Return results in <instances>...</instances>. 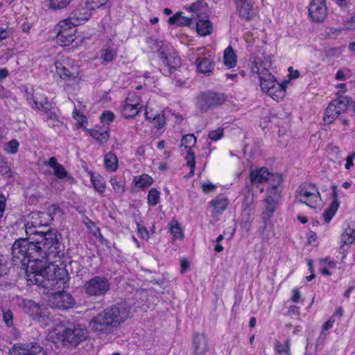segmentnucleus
<instances>
[{
	"label": "nucleus",
	"mask_w": 355,
	"mask_h": 355,
	"mask_svg": "<svg viewBox=\"0 0 355 355\" xmlns=\"http://www.w3.org/2000/svg\"><path fill=\"white\" fill-rule=\"evenodd\" d=\"M198 56L196 60L197 71L200 73L209 76L212 73L214 69V58L208 53Z\"/></svg>",
	"instance_id": "20"
},
{
	"label": "nucleus",
	"mask_w": 355,
	"mask_h": 355,
	"mask_svg": "<svg viewBox=\"0 0 355 355\" xmlns=\"http://www.w3.org/2000/svg\"><path fill=\"white\" fill-rule=\"evenodd\" d=\"M3 319L7 327H10L13 324L12 313L10 310L3 312Z\"/></svg>",
	"instance_id": "51"
},
{
	"label": "nucleus",
	"mask_w": 355,
	"mask_h": 355,
	"mask_svg": "<svg viewBox=\"0 0 355 355\" xmlns=\"http://www.w3.org/2000/svg\"><path fill=\"white\" fill-rule=\"evenodd\" d=\"M10 355H46V353L43 347L37 344L15 345L10 351Z\"/></svg>",
	"instance_id": "19"
},
{
	"label": "nucleus",
	"mask_w": 355,
	"mask_h": 355,
	"mask_svg": "<svg viewBox=\"0 0 355 355\" xmlns=\"http://www.w3.org/2000/svg\"><path fill=\"white\" fill-rule=\"evenodd\" d=\"M160 201V192L155 188L150 189L147 196V202L150 207L157 205Z\"/></svg>",
	"instance_id": "43"
},
{
	"label": "nucleus",
	"mask_w": 355,
	"mask_h": 355,
	"mask_svg": "<svg viewBox=\"0 0 355 355\" xmlns=\"http://www.w3.org/2000/svg\"><path fill=\"white\" fill-rule=\"evenodd\" d=\"M52 106L49 109L44 110L43 113L45 115L49 125L52 127L58 126L61 122L59 120V116L54 110H52Z\"/></svg>",
	"instance_id": "38"
},
{
	"label": "nucleus",
	"mask_w": 355,
	"mask_h": 355,
	"mask_svg": "<svg viewBox=\"0 0 355 355\" xmlns=\"http://www.w3.org/2000/svg\"><path fill=\"white\" fill-rule=\"evenodd\" d=\"M16 240L12 247V261L26 270L28 284L42 286L47 293L62 288L67 271L54 265H46L50 254L59 248L58 233L50 231L46 235L28 236Z\"/></svg>",
	"instance_id": "1"
},
{
	"label": "nucleus",
	"mask_w": 355,
	"mask_h": 355,
	"mask_svg": "<svg viewBox=\"0 0 355 355\" xmlns=\"http://www.w3.org/2000/svg\"><path fill=\"white\" fill-rule=\"evenodd\" d=\"M26 99L33 109L42 112L51 107L47 98L40 93L32 94L26 92Z\"/></svg>",
	"instance_id": "21"
},
{
	"label": "nucleus",
	"mask_w": 355,
	"mask_h": 355,
	"mask_svg": "<svg viewBox=\"0 0 355 355\" xmlns=\"http://www.w3.org/2000/svg\"><path fill=\"white\" fill-rule=\"evenodd\" d=\"M24 311L38 322L48 325L51 321L50 312L46 306H39L32 300H23Z\"/></svg>",
	"instance_id": "7"
},
{
	"label": "nucleus",
	"mask_w": 355,
	"mask_h": 355,
	"mask_svg": "<svg viewBox=\"0 0 355 355\" xmlns=\"http://www.w3.org/2000/svg\"><path fill=\"white\" fill-rule=\"evenodd\" d=\"M44 165L49 166L53 170V173L58 179H64L69 177L65 168L58 163L55 157H51L48 161L44 162Z\"/></svg>",
	"instance_id": "24"
},
{
	"label": "nucleus",
	"mask_w": 355,
	"mask_h": 355,
	"mask_svg": "<svg viewBox=\"0 0 355 355\" xmlns=\"http://www.w3.org/2000/svg\"><path fill=\"white\" fill-rule=\"evenodd\" d=\"M161 58L163 60V63L166 67H168V71L170 73L172 72L173 69L175 70L180 66V58L175 52L167 54L165 52L162 51Z\"/></svg>",
	"instance_id": "23"
},
{
	"label": "nucleus",
	"mask_w": 355,
	"mask_h": 355,
	"mask_svg": "<svg viewBox=\"0 0 355 355\" xmlns=\"http://www.w3.org/2000/svg\"><path fill=\"white\" fill-rule=\"evenodd\" d=\"M108 0H86L85 3L93 10L103 6Z\"/></svg>",
	"instance_id": "49"
},
{
	"label": "nucleus",
	"mask_w": 355,
	"mask_h": 355,
	"mask_svg": "<svg viewBox=\"0 0 355 355\" xmlns=\"http://www.w3.org/2000/svg\"><path fill=\"white\" fill-rule=\"evenodd\" d=\"M130 316V309L124 304H116L93 317L88 327L96 335L110 334Z\"/></svg>",
	"instance_id": "2"
},
{
	"label": "nucleus",
	"mask_w": 355,
	"mask_h": 355,
	"mask_svg": "<svg viewBox=\"0 0 355 355\" xmlns=\"http://www.w3.org/2000/svg\"><path fill=\"white\" fill-rule=\"evenodd\" d=\"M10 173V170L6 164L3 163L0 165V173L3 175H8Z\"/></svg>",
	"instance_id": "63"
},
{
	"label": "nucleus",
	"mask_w": 355,
	"mask_h": 355,
	"mask_svg": "<svg viewBox=\"0 0 355 355\" xmlns=\"http://www.w3.org/2000/svg\"><path fill=\"white\" fill-rule=\"evenodd\" d=\"M90 179L93 187L96 191L100 193H103L105 191V181L101 175L91 173Z\"/></svg>",
	"instance_id": "35"
},
{
	"label": "nucleus",
	"mask_w": 355,
	"mask_h": 355,
	"mask_svg": "<svg viewBox=\"0 0 355 355\" xmlns=\"http://www.w3.org/2000/svg\"><path fill=\"white\" fill-rule=\"evenodd\" d=\"M288 71L290 78L295 79L300 76V72L297 70H295L292 67H289Z\"/></svg>",
	"instance_id": "62"
},
{
	"label": "nucleus",
	"mask_w": 355,
	"mask_h": 355,
	"mask_svg": "<svg viewBox=\"0 0 355 355\" xmlns=\"http://www.w3.org/2000/svg\"><path fill=\"white\" fill-rule=\"evenodd\" d=\"M223 64L227 69L236 67L237 56L231 46H227L223 53Z\"/></svg>",
	"instance_id": "26"
},
{
	"label": "nucleus",
	"mask_w": 355,
	"mask_h": 355,
	"mask_svg": "<svg viewBox=\"0 0 355 355\" xmlns=\"http://www.w3.org/2000/svg\"><path fill=\"white\" fill-rule=\"evenodd\" d=\"M153 182V179L148 174L135 176L132 184L138 189H144L150 186Z\"/></svg>",
	"instance_id": "31"
},
{
	"label": "nucleus",
	"mask_w": 355,
	"mask_h": 355,
	"mask_svg": "<svg viewBox=\"0 0 355 355\" xmlns=\"http://www.w3.org/2000/svg\"><path fill=\"white\" fill-rule=\"evenodd\" d=\"M193 354L195 355H205L209 349L208 340L204 334H198L193 341Z\"/></svg>",
	"instance_id": "22"
},
{
	"label": "nucleus",
	"mask_w": 355,
	"mask_h": 355,
	"mask_svg": "<svg viewBox=\"0 0 355 355\" xmlns=\"http://www.w3.org/2000/svg\"><path fill=\"white\" fill-rule=\"evenodd\" d=\"M225 101L222 94L208 92L199 95L197 98V105L202 111H207L208 109L221 105Z\"/></svg>",
	"instance_id": "15"
},
{
	"label": "nucleus",
	"mask_w": 355,
	"mask_h": 355,
	"mask_svg": "<svg viewBox=\"0 0 355 355\" xmlns=\"http://www.w3.org/2000/svg\"><path fill=\"white\" fill-rule=\"evenodd\" d=\"M55 73L64 80L78 83L80 80L79 67L74 60L64 55L58 56L54 62Z\"/></svg>",
	"instance_id": "4"
},
{
	"label": "nucleus",
	"mask_w": 355,
	"mask_h": 355,
	"mask_svg": "<svg viewBox=\"0 0 355 355\" xmlns=\"http://www.w3.org/2000/svg\"><path fill=\"white\" fill-rule=\"evenodd\" d=\"M210 204L213 207L214 212L216 214H221L226 209L229 204V200L225 197L218 196L212 200Z\"/></svg>",
	"instance_id": "30"
},
{
	"label": "nucleus",
	"mask_w": 355,
	"mask_h": 355,
	"mask_svg": "<svg viewBox=\"0 0 355 355\" xmlns=\"http://www.w3.org/2000/svg\"><path fill=\"white\" fill-rule=\"evenodd\" d=\"M146 117L147 119L148 120H150L153 121V119H155V118L159 114V113H157V112H154L153 110H150V106H149V104H147L146 105Z\"/></svg>",
	"instance_id": "56"
},
{
	"label": "nucleus",
	"mask_w": 355,
	"mask_h": 355,
	"mask_svg": "<svg viewBox=\"0 0 355 355\" xmlns=\"http://www.w3.org/2000/svg\"><path fill=\"white\" fill-rule=\"evenodd\" d=\"M19 144L16 139L8 141L5 146V151L8 154H15L18 151Z\"/></svg>",
	"instance_id": "47"
},
{
	"label": "nucleus",
	"mask_w": 355,
	"mask_h": 355,
	"mask_svg": "<svg viewBox=\"0 0 355 355\" xmlns=\"http://www.w3.org/2000/svg\"><path fill=\"white\" fill-rule=\"evenodd\" d=\"M224 134L223 128H218L216 130H211L209 133V138L211 141H216L222 138Z\"/></svg>",
	"instance_id": "48"
},
{
	"label": "nucleus",
	"mask_w": 355,
	"mask_h": 355,
	"mask_svg": "<svg viewBox=\"0 0 355 355\" xmlns=\"http://www.w3.org/2000/svg\"><path fill=\"white\" fill-rule=\"evenodd\" d=\"M326 0H312L309 6V15L315 22L322 21L327 17Z\"/></svg>",
	"instance_id": "18"
},
{
	"label": "nucleus",
	"mask_w": 355,
	"mask_h": 355,
	"mask_svg": "<svg viewBox=\"0 0 355 355\" xmlns=\"http://www.w3.org/2000/svg\"><path fill=\"white\" fill-rule=\"evenodd\" d=\"M110 284L104 276H95L87 281L83 286L85 293L90 297L104 296L110 290Z\"/></svg>",
	"instance_id": "6"
},
{
	"label": "nucleus",
	"mask_w": 355,
	"mask_h": 355,
	"mask_svg": "<svg viewBox=\"0 0 355 355\" xmlns=\"http://www.w3.org/2000/svg\"><path fill=\"white\" fill-rule=\"evenodd\" d=\"M137 234L139 236H140L141 239L147 240L149 238V234L146 228L139 224H137Z\"/></svg>",
	"instance_id": "53"
},
{
	"label": "nucleus",
	"mask_w": 355,
	"mask_h": 355,
	"mask_svg": "<svg viewBox=\"0 0 355 355\" xmlns=\"http://www.w3.org/2000/svg\"><path fill=\"white\" fill-rule=\"evenodd\" d=\"M301 298V293L298 288H294L292 290V297L291 300L292 302L297 303L300 301Z\"/></svg>",
	"instance_id": "60"
},
{
	"label": "nucleus",
	"mask_w": 355,
	"mask_h": 355,
	"mask_svg": "<svg viewBox=\"0 0 355 355\" xmlns=\"http://www.w3.org/2000/svg\"><path fill=\"white\" fill-rule=\"evenodd\" d=\"M266 93L274 100L279 101L284 97L286 94V87L282 84H280L277 81L275 83V85L271 86L270 89L267 91Z\"/></svg>",
	"instance_id": "27"
},
{
	"label": "nucleus",
	"mask_w": 355,
	"mask_h": 355,
	"mask_svg": "<svg viewBox=\"0 0 355 355\" xmlns=\"http://www.w3.org/2000/svg\"><path fill=\"white\" fill-rule=\"evenodd\" d=\"M196 144V138L192 135H187L184 136L181 140L180 151L182 154L184 153V151L192 150V148L195 146Z\"/></svg>",
	"instance_id": "34"
},
{
	"label": "nucleus",
	"mask_w": 355,
	"mask_h": 355,
	"mask_svg": "<svg viewBox=\"0 0 355 355\" xmlns=\"http://www.w3.org/2000/svg\"><path fill=\"white\" fill-rule=\"evenodd\" d=\"M250 180L253 184L269 182L270 185L269 188H272L274 185H277V187H278L282 182V178L280 175L272 174L267 168L263 167L252 171L250 175Z\"/></svg>",
	"instance_id": "10"
},
{
	"label": "nucleus",
	"mask_w": 355,
	"mask_h": 355,
	"mask_svg": "<svg viewBox=\"0 0 355 355\" xmlns=\"http://www.w3.org/2000/svg\"><path fill=\"white\" fill-rule=\"evenodd\" d=\"M93 10L85 3H80L73 7L67 19L76 26L85 24L92 16Z\"/></svg>",
	"instance_id": "12"
},
{
	"label": "nucleus",
	"mask_w": 355,
	"mask_h": 355,
	"mask_svg": "<svg viewBox=\"0 0 355 355\" xmlns=\"http://www.w3.org/2000/svg\"><path fill=\"white\" fill-rule=\"evenodd\" d=\"M87 337V330L80 324H76L73 328L67 327L62 323L55 324L48 332L49 340L56 345H76L85 340Z\"/></svg>",
	"instance_id": "3"
},
{
	"label": "nucleus",
	"mask_w": 355,
	"mask_h": 355,
	"mask_svg": "<svg viewBox=\"0 0 355 355\" xmlns=\"http://www.w3.org/2000/svg\"><path fill=\"white\" fill-rule=\"evenodd\" d=\"M49 302L52 307H55L59 309L71 308L75 303L71 295L65 292L60 291L51 293Z\"/></svg>",
	"instance_id": "17"
},
{
	"label": "nucleus",
	"mask_w": 355,
	"mask_h": 355,
	"mask_svg": "<svg viewBox=\"0 0 355 355\" xmlns=\"http://www.w3.org/2000/svg\"><path fill=\"white\" fill-rule=\"evenodd\" d=\"M355 160V153H352L346 157V164L345 168L346 170H350L354 166V161Z\"/></svg>",
	"instance_id": "57"
},
{
	"label": "nucleus",
	"mask_w": 355,
	"mask_h": 355,
	"mask_svg": "<svg viewBox=\"0 0 355 355\" xmlns=\"http://www.w3.org/2000/svg\"><path fill=\"white\" fill-rule=\"evenodd\" d=\"M202 189L205 193H209L213 191L216 187L210 182H203L202 183Z\"/></svg>",
	"instance_id": "59"
},
{
	"label": "nucleus",
	"mask_w": 355,
	"mask_h": 355,
	"mask_svg": "<svg viewBox=\"0 0 355 355\" xmlns=\"http://www.w3.org/2000/svg\"><path fill=\"white\" fill-rule=\"evenodd\" d=\"M272 66V58L270 55L262 54L254 58L251 71L252 73L258 75L259 78L270 73V69Z\"/></svg>",
	"instance_id": "16"
},
{
	"label": "nucleus",
	"mask_w": 355,
	"mask_h": 355,
	"mask_svg": "<svg viewBox=\"0 0 355 355\" xmlns=\"http://www.w3.org/2000/svg\"><path fill=\"white\" fill-rule=\"evenodd\" d=\"M344 26L347 30H355V15L345 21Z\"/></svg>",
	"instance_id": "58"
},
{
	"label": "nucleus",
	"mask_w": 355,
	"mask_h": 355,
	"mask_svg": "<svg viewBox=\"0 0 355 355\" xmlns=\"http://www.w3.org/2000/svg\"><path fill=\"white\" fill-rule=\"evenodd\" d=\"M73 118L78 121V123L83 126L84 123L86 122V118L83 116L79 111L77 110H74L73 112Z\"/></svg>",
	"instance_id": "55"
},
{
	"label": "nucleus",
	"mask_w": 355,
	"mask_h": 355,
	"mask_svg": "<svg viewBox=\"0 0 355 355\" xmlns=\"http://www.w3.org/2000/svg\"><path fill=\"white\" fill-rule=\"evenodd\" d=\"M259 82L261 90L266 93L267 91L270 89L271 86L275 85V83H276L277 80L275 76L270 73L263 77H261L259 78Z\"/></svg>",
	"instance_id": "37"
},
{
	"label": "nucleus",
	"mask_w": 355,
	"mask_h": 355,
	"mask_svg": "<svg viewBox=\"0 0 355 355\" xmlns=\"http://www.w3.org/2000/svg\"><path fill=\"white\" fill-rule=\"evenodd\" d=\"M170 232L175 239H182L183 233L181 227L176 220H172L170 223Z\"/></svg>",
	"instance_id": "45"
},
{
	"label": "nucleus",
	"mask_w": 355,
	"mask_h": 355,
	"mask_svg": "<svg viewBox=\"0 0 355 355\" xmlns=\"http://www.w3.org/2000/svg\"><path fill=\"white\" fill-rule=\"evenodd\" d=\"M236 5L239 16L241 18L248 20L252 17L253 12L251 1L241 2V0H239V3H236Z\"/></svg>",
	"instance_id": "25"
},
{
	"label": "nucleus",
	"mask_w": 355,
	"mask_h": 355,
	"mask_svg": "<svg viewBox=\"0 0 355 355\" xmlns=\"http://www.w3.org/2000/svg\"><path fill=\"white\" fill-rule=\"evenodd\" d=\"M334 323L335 320L333 318H329L325 322L322 327L321 335L325 336L326 332L333 327Z\"/></svg>",
	"instance_id": "52"
},
{
	"label": "nucleus",
	"mask_w": 355,
	"mask_h": 355,
	"mask_svg": "<svg viewBox=\"0 0 355 355\" xmlns=\"http://www.w3.org/2000/svg\"><path fill=\"white\" fill-rule=\"evenodd\" d=\"M154 125L158 128H162L165 123V118L163 114H158L152 121Z\"/></svg>",
	"instance_id": "54"
},
{
	"label": "nucleus",
	"mask_w": 355,
	"mask_h": 355,
	"mask_svg": "<svg viewBox=\"0 0 355 355\" xmlns=\"http://www.w3.org/2000/svg\"><path fill=\"white\" fill-rule=\"evenodd\" d=\"M49 216L43 212H32L24 224L25 232L28 236H40L46 235L49 231L44 232L39 229L48 224ZM51 230H49L50 232Z\"/></svg>",
	"instance_id": "5"
},
{
	"label": "nucleus",
	"mask_w": 355,
	"mask_h": 355,
	"mask_svg": "<svg viewBox=\"0 0 355 355\" xmlns=\"http://www.w3.org/2000/svg\"><path fill=\"white\" fill-rule=\"evenodd\" d=\"M90 135L99 141L100 143H105L107 141L110 135L107 130L103 132H98V130L91 131Z\"/></svg>",
	"instance_id": "46"
},
{
	"label": "nucleus",
	"mask_w": 355,
	"mask_h": 355,
	"mask_svg": "<svg viewBox=\"0 0 355 355\" xmlns=\"http://www.w3.org/2000/svg\"><path fill=\"white\" fill-rule=\"evenodd\" d=\"M117 55V51L110 46H105L101 51L100 58L102 60V64H105L112 62L115 59Z\"/></svg>",
	"instance_id": "32"
},
{
	"label": "nucleus",
	"mask_w": 355,
	"mask_h": 355,
	"mask_svg": "<svg viewBox=\"0 0 355 355\" xmlns=\"http://www.w3.org/2000/svg\"><path fill=\"white\" fill-rule=\"evenodd\" d=\"M341 241L343 244L350 245L355 241V230L347 227L341 235Z\"/></svg>",
	"instance_id": "39"
},
{
	"label": "nucleus",
	"mask_w": 355,
	"mask_h": 355,
	"mask_svg": "<svg viewBox=\"0 0 355 355\" xmlns=\"http://www.w3.org/2000/svg\"><path fill=\"white\" fill-rule=\"evenodd\" d=\"M73 0H49L48 7L53 10H63L67 8Z\"/></svg>",
	"instance_id": "41"
},
{
	"label": "nucleus",
	"mask_w": 355,
	"mask_h": 355,
	"mask_svg": "<svg viewBox=\"0 0 355 355\" xmlns=\"http://www.w3.org/2000/svg\"><path fill=\"white\" fill-rule=\"evenodd\" d=\"M100 119L103 124H109L114 119V114L110 111H105L101 115Z\"/></svg>",
	"instance_id": "50"
},
{
	"label": "nucleus",
	"mask_w": 355,
	"mask_h": 355,
	"mask_svg": "<svg viewBox=\"0 0 355 355\" xmlns=\"http://www.w3.org/2000/svg\"><path fill=\"white\" fill-rule=\"evenodd\" d=\"M275 351L277 355H291L289 341L286 340L284 343L277 342Z\"/></svg>",
	"instance_id": "44"
},
{
	"label": "nucleus",
	"mask_w": 355,
	"mask_h": 355,
	"mask_svg": "<svg viewBox=\"0 0 355 355\" xmlns=\"http://www.w3.org/2000/svg\"><path fill=\"white\" fill-rule=\"evenodd\" d=\"M307 239L309 243H315L317 240V236L315 232L310 231L308 234Z\"/></svg>",
	"instance_id": "64"
},
{
	"label": "nucleus",
	"mask_w": 355,
	"mask_h": 355,
	"mask_svg": "<svg viewBox=\"0 0 355 355\" xmlns=\"http://www.w3.org/2000/svg\"><path fill=\"white\" fill-rule=\"evenodd\" d=\"M339 207L338 200H333L329 207L322 214L323 218L326 223H329L336 213Z\"/></svg>",
	"instance_id": "40"
},
{
	"label": "nucleus",
	"mask_w": 355,
	"mask_h": 355,
	"mask_svg": "<svg viewBox=\"0 0 355 355\" xmlns=\"http://www.w3.org/2000/svg\"><path fill=\"white\" fill-rule=\"evenodd\" d=\"M143 105L140 96L134 92L129 93L121 109L125 118H131L137 115L141 110Z\"/></svg>",
	"instance_id": "14"
},
{
	"label": "nucleus",
	"mask_w": 355,
	"mask_h": 355,
	"mask_svg": "<svg viewBox=\"0 0 355 355\" xmlns=\"http://www.w3.org/2000/svg\"><path fill=\"white\" fill-rule=\"evenodd\" d=\"M348 102L345 99H335L332 101L325 110L323 121L330 124L347 108Z\"/></svg>",
	"instance_id": "13"
},
{
	"label": "nucleus",
	"mask_w": 355,
	"mask_h": 355,
	"mask_svg": "<svg viewBox=\"0 0 355 355\" xmlns=\"http://www.w3.org/2000/svg\"><path fill=\"white\" fill-rule=\"evenodd\" d=\"M212 24L207 19H200L196 23V31L198 35L206 36L212 32Z\"/></svg>",
	"instance_id": "29"
},
{
	"label": "nucleus",
	"mask_w": 355,
	"mask_h": 355,
	"mask_svg": "<svg viewBox=\"0 0 355 355\" xmlns=\"http://www.w3.org/2000/svg\"><path fill=\"white\" fill-rule=\"evenodd\" d=\"M297 198L299 202L304 203L311 208H315L321 204L318 189L313 184L301 186L298 189Z\"/></svg>",
	"instance_id": "8"
},
{
	"label": "nucleus",
	"mask_w": 355,
	"mask_h": 355,
	"mask_svg": "<svg viewBox=\"0 0 355 355\" xmlns=\"http://www.w3.org/2000/svg\"><path fill=\"white\" fill-rule=\"evenodd\" d=\"M58 29L57 43L64 46L71 44L76 37V26L64 19L60 21Z\"/></svg>",
	"instance_id": "9"
},
{
	"label": "nucleus",
	"mask_w": 355,
	"mask_h": 355,
	"mask_svg": "<svg viewBox=\"0 0 355 355\" xmlns=\"http://www.w3.org/2000/svg\"><path fill=\"white\" fill-rule=\"evenodd\" d=\"M104 165L107 171L114 172L118 168V158L114 153H107L104 157Z\"/></svg>",
	"instance_id": "33"
},
{
	"label": "nucleus",
	"mask_w": 355,
	"mask_h": 355,
	"mask_svg": "<svg viewBox=\"0 0 355 355\" xmlns=\"http://www.w3.org/2000/svg\"><path fill=\"white\" fill-rule=\"evenodd\" d=\"M191 19L182 15V12H178L168 19V24L171 25L176 24L177 26H189L191 24Z\"/></svg>",
	"instance_id": "36"
},
{
	"label": "nucleus",
	"mask_w": 355,
	"mask_h": 355,
	"mask_svg": "<svg viewBox=\"0 0 355 355\" xmlns=\"http://www.w3.org/2000/svg\"><path fill=\"white\" fill-rule=\"evenodd\" d=\"M280 199V193L277 185L267 190V194L264 200V210L262 213L264 220H268L272 214L277 209Z\"/></svg>",
	"instance_id": "11"
},
{
	"label": "nucleus",
	"mask_w": 355,
	"mask_h": 355,
	"mask_svg": "<svg viewBox=\"0 0 355 355\" xmlns=\"http://www.w3.org/2000/svg\"><path fill=\"white\" fill-rule=\"evenodd\" d=\"M110 183L114 192L121 195L126 190V183L124 177L113 176L110 178Z\"/></svg>",
	"instance_id": "28"
},
{
	"label": "nucleus",
	"mask_w": 355,
	"mask_h": 355,
	"mask_svg": "<svg viewBox=\"0 0 355 355\" xmlns=\"http://www.w3.org/2000/svg\"><path fill=\"white\" fill-rule=\"evenodd\" d=\"M347 73L345 70H338L335 76V79L337 80H345L347 79Z\"/></svg>",
	"instance_id": "61"
},
{
	"label": "nucleus",
	"mask_w": 355,
	"mask_h": 355,
	"mask_svg": "<svg viewBox=\"0 0 355 355\" xmlns=\"http://www.w3.org/2000/svg\"><path fill=\"white\" fill-rule=\"evenodd\" d=\"M186 155L184 157L185 160L187 161V164L190 167V172L188 176H192L194 175L195 168H196V156L192 150L184 151Z\"/></svg>",
	"instance_id": "42"
}]
</instances>
